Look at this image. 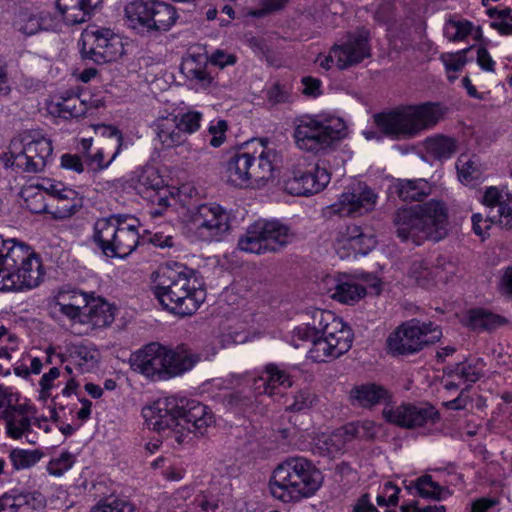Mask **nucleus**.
<instances>
[{"instance_id": "bf43d9fd", "label": "nucleus", "mask_w": 512, "mask_h": 512, "mask_svg": "<svg viewBox=\"0 0 512 512\" xmlns=\"http://www.w3.org/2000/svg\"><path fill=\"white\" fill-rule=\"evenodd\" d=\"M362 233V230L359 226L349 225L346 226L344 230H340L337 236V245L338 248H349L351 249L354 246V241H358L357 238Z\"/></svg>"}, {"instance_id": "09e8293b", "label": "nucleus", "mask_w": 512, "mask_h": 512, "mask_svg": "<svg viewBox=\"0 0 512 512\" xmlns=\"http://www.w3.org/2000/svg\"><path fill=\"white\" fill-rule=\"evenodd\" d=\"M171 192L165 186H160L158 190H149L146 199L153 206L150 210L152 217H158L163 214V211L170 205Z\"/></svg>"}, {"instance_id": "a18cd8bd", "label": "nucleus", "mask_w": 512, "mask_h": 512, "mask_svg": "<svg viewBox=\"0 0 512 512\" xmlns=\"http://www.w3.org/2000/svg\"><path fill=\"white\" fill-rule=\"evenodd\" d=\"M42 457L43 453L39 450L15 448L9 453V459L12 467L17 471L33 467L41 460Z\"/></svg>"}, {"instance_id": "4468645a", "label": "nucleus", "mask_w": 512, "mask_h": 512, "mask_svg": "<svg viewBox=\"0 0 512 512\" xmlns=\"http://www.w3.org/2000/svg\"><path fill=\"white\" fill-rule=\"evenodd\" d=\"M191 221L199 235L207 241H219L230 229L226 210L215 203H205L191 210Z\"/></svg>"}, {"instance_id": "5fc2aeb1", "label": "nucleus", "mask_w": 512, "mask_h": 512, "mask_svg": "<svg viewBox=\"0 0 512 512\" xmlns=\"http://www.w3.org/2000/svg\"><path fill=\"white\" fill-rule=\"evenodd\" d=\"M75 457L70 452H62L58 457H55L47 464V472L50 475L59 477L62 476L73 466Z\"/></svg>"}, {"instance_id": "1a4fd4ad", "label": "nucleus", "mask_w": 512, "mask_h": 512, "mask_svg": "<svg viewBox=\"0 0 512 512\" xmlns=\"http://www.w3.org/2000/svg\"><path fill=\"white\" fill-rule=\"evenodd\" d=\"M442 332L432 322L411 319L398 326L387 338L388 351L394 356H408L439 341Z\"/></svg>"}, {"instance_id": "b1692460", "label": "nucleus", "mask_w": 512, "mask_h": 512, "mask_svg": "<svg viewBox=\"0 0 512 512\" xmlns=\"http://www.w3.org/2000/svg\"><path fill=\"white\" fill-rule=\"evenodd\" d=\"M114 320V313L109 303L100 298L91 297L82 313L78 325L82 329L75 330L77 334H86L89 330L110 325Z\"/></svg>"}, {"instance_id": "7ed1b4c3", "label": "nucleus", "mask_w": 512, "mask_h": 512, "mask_svg": "<svg viewBox=\"0 0 512 512\" xmlns=\"http://www.w3.org/2000/svg\"><path fill=\"white\" fill-rule=\"evenodd\" d=\"M200 274L187 267L163 268L157 273L153 292L166 310L179 316L194 314L206 293Z\"/></svg>"}, {"instance_id": "4d7b16f0", "label": "nucleus", "mask_w": 512, "mask_h": 512, "mask_svg": "<svg viewBox=\"0 0 512 512\" xmlns=\"http://www.w3.org/2000/svg\"><path fill=\"white\" fill-rule=\"evenodd\" d=\"M315 401L316 396L310 390H300L292 397V402L287 405L286 410L301 412L310 409Z\"/></svg>"}, {"instance_id": "c03bdc74", "label": "nucleus", "mask_w": 512, "mask_h": 512, "mask_svg": "<svg viewBox=\"0 0 512 512\" xmlns=\"http://www.w3.org/2000/svg\"><path fill=\"white\" fill-rule=\"evenodd\" d=\"M456 168L458 178L464 184L480 179L483 173L481 164L475 156L460 155L456 162Z\"/></svg>"}, {"instance_id": "ea45409f", "label": "nucleus", "mask_w": 512, "mask_h": 512, "mask_svg": "<svg viewBox=\"0 0 512 512\" xmlns=\"http://www.w3.org/2000/svg\"><path fill=\"white\" fill-rule=\"evenodd\" d=\"M506 323V319L484 309H473L467 312L465 324L476 331H491Z\"/></svg>"}, {"instance_id": "e2e57ef3", "label": "nucleus", "mask_w": 512, "mask_h": 512, "mask_svg": "<svg viewBox=\"0 0 512 512\" xmlns=\"http://www.w3.org/2000/svg\"><path fill=\"white\" fill-rule=\"evenodd\" d=\"M481 202L488 208L498 207L506 205L503 200L502 192L495 186L487 187L482 195Z\"/></svg>"}, {"instance_id": "412c9836", "label": "nucleus", "mask_w": 512, "mask_h": 512, "mask_svg": "<svg viewBox=\"0 0 512 512\" xmlns=\"http://www.w3.org/2000/svg\"><path fill=\"white\" fill-rule=\"evenodd\" d=\"M29 187H32V190L36 188L42 193L44 191L57 200L72 202L71 205L57 206L55 213L59 218H67L72 216L82 206V201L81 198H79L78 193L74 189L65 186L61 182H57L52 179H42L41 181H38Z\"/></svg>"}, {"instance_id": "ddd939ff", "label": "nucleus", "mask_w": 512, "mask_h": 512, "mask_svg": "<svg viewBox=\"0 0 512 512\" xmlns=\"http://www.w3.org/2000/svg\"><path fill=\"white\" fill-rule=\"evenodd\" d=\"M331 174L326 160L302 168L299 164L291 170L284 182V190L294 196H309L321 192L330 182Z\"/></svg>"}, {"instance_id": "680f3d73", "label": "nucleus", "mask_w": 512, "mask_h": 512, "mask_svg": "<svg viewBox=\"0 0 512 512\" xmlns=\"http://www.w3.org/2000/svg\"><path fill=\"white\" fill-rule=\"evenodd\" d=\"M432 269V278L439 277L440 279L447 280L449 275L456 273L455 264L444 256H439Z\"/></svg>"}, {"instance_id": "e433bc0d", "label": "nucleus", "mask_w": 512, "mask_h": 512, "mask_svg": "<svg viewBox=\"0 0 512 512\" xmlns=\"http://www.w3.org/2000/svg\"><path fill=\"white\" fill-rule=\"evenodd\" d=\"M265 374V377L260 376L254 381L255 389L260 394L272 395L277 386L290 387L292 385L289 374L275 364H268L265 368Z\"/></svg>"}, {"instance_id": "a19ab883", "label": "nucleus", "mask_w": 512, "mask_h": 512, "mask_svg": "<svg viewBox=\"0 0 512 512\" xmlns=\"http://www.w3.org/2000/svg\"><path fill=\"white\" fill-rule=\"evenodd\" d=\"M430 190L424 179L400 180L396 185L397 194L403 201H421L430 194Z\"/></svg>"}, {"instance_id": "864d4df0", "label": "nucleus", "mask_w": 512, "mask_h": 512, "mask_svg": "<svg viewBox=\"0 0 512 512\" xmlns=\"http://www.w3.org/2000/svg\"><path fill=\"white\" fill-rule=\"evenodd\" d=\"M176 120L179 125L180 131L186 136V134H192L200 128L202 120V113L198 111H187L185 113H175Z\"/></svg>"}, {"instance_id": "5701e85b", "label": "nucleus", "mask_w": 512, "mask_h": 512, "mask_svg": "<svg viewBox=\"0 0 512 512\" xmlns=\"http://www.w3.org/2000/svg\"><path fill=\"white\" fill-rule=\"evenodd\" d=\"M90 296L77 289H63L55 297L54 308L71 322L72 328H77L83 311L87 307Z\"/></svg>"}, {"instance_id": "f03ea898", "label": "nucleus", "mask_w": 512, "mask_h": 512, "mask_svg": "<svg viewBox=\"0 0 512 512\" xmlns=\"http://www.w3.org/2000/svg\"><path fill=\"white\" fill-rule=\"evenodd\" d=\"M300 341L309 342L308 358L317 363L327 362L348 352L352 346V333L341 319L328 311L317 310L312 326L294 330L292 343L296 348Z\"/></svg>"}, {"instance_id": "6e6d98bb", "label": "nucleus", "mask_w": 512, "mask_h": 512, "mask_svg": "<svg viewBox=\"0 0 512 512\" xmlns=\"http://www.w3.org/2000/svg\"><path fill=\"white\" fill-rule=\"evenodd\" d=\"M25 201V207L35 214L44 213L47 211V204L45 203L44 194L40 191L34 192L32 187H27L22 191Z\"/></svg>"}, {"instance_id": "3c124183", "label": "nucleus", "mask_w": 512, "mask_h": 512, "mask_svg": "<svg viewBox=\"0 0 512 512\" xmlns=\"http://www.w3.org/2000/svg\"><path fill=\"white\" fill-rule=\"evenodd\" d=\"M415 488L419 496L433 500H440L444 492V488L434 482L430 475L419 477L415 482Z\"/></svg>"}, {"instance_id": "39448f33", "label": "nucleus", "mask_w": 512, "mask_h": 512, "mask_svg": "<svg viewBox=\"0 0 512 512\" xmlns=\"http://www.w3.org/2000/svg\"><path fill=\"white\" fill-rule=\"evenodd\" d=\"M393 223L402 241L416 245L424 240L440 241L448 234L447 209L440 201L431 200L409 209H399Z\"/></svg>"}, {"instance_id": "f257e3e1", "label": "nucleus", "mask_w": 512, "mask_h": 512, "mask_svg": "<svg viewBox=\"0 0 512 512\" xmlns=\"http://www.w3.org/2000/svg\"><path fill=\"white\" fill-rule=\"evenodd\" d=\"M143 416L152 430L177 444L190 440L192 432L203 434L214 423L209 407L195 399L176 396L157 399L143 409Z\"/></svg>"}, {"instance_id": "9d476101", "label": "nucleus", "mask_w": 512, "mask_h": 512, "mask_svg": "<svg viewBox=\"0 0 512 512\" xmlns=\"http://www.w3.org/2000/svg\"><path fill=\"white\" fill-rule=\"evenodd\" d=\"M176 9L160 0L130 2V29L141 34L168 31L177 20Z\"/></svg>"}, {"instance_id": "c9c22d12", "label": "nucleus", "mask_w": 512, "mask_h": 512, "mask_svg": "<svg viewBox=\"0 0 512 512\" xmlns=\"http://www.w3.org/2000/svg\"><path fill=\"white\" fill-rule=\"evenodd\" d=\"M276 159L277 153L273 149L264 148L258 156L253 155V160L248 170L250 183H259L272 178Z\"/></svg>"}, {"instance_id": "4be33fe9", "label": "nucleus", "mask_w": 512, "mask_h": 512, "mask_svg": "<svg viewBox=\"0 0 512 512\" xmlns=\"http://www.w3.org/2000/svg\"><path fill=\"white\" fill-rule=\"evenodd\" d=\"M29 187H32V190L36 188L42 193L44 191L57 200L72 202L71 205L57 206L55 213L59 218H67L72 216L82 206V201L81 198H79L78 193L74 189L65 186L61 182H57L52 179H42L41 181H38Z\"/></svg>"}, {"instance_id": "f8f14e48", "label": "nucleus", "mask_w": 512, "mask_h": 512, "mask_svg": "<svg viewBox=\"0 0 512 512\" xmlns=\"http://www.w3.org/2000/svg\"><path fill=\"white\" fill-rule=\"evenodd\" d=\"M81 44L82 58L97 64L115 61L124 54L122 37L107 28L87 27L81 34Z\"/></svg>"}, {"instance_id": "4c0bfd02", "label": "nucleus", "mask_w": 512, "mask_h": 512, "mask_svg": "<svg viewBox=\"0 0 512 512\" xmlns=\"http://www.w3.org/2000/svg\"><path fill=\"white\" fill-rule=\"evenodd\" d=\"M348 442H350V440L343 426L336 429L331 434H323L320 436L317 439L316 447L322 455L335 458L344 452Z\"/></svg>"}, {"instance_id": "72a5a7b5", "label": "nucleus", "mask_w": 512, "mask_h": 512, "mask_svg": "<svg viewBox=\"0 0 512 512\" xmlns=\"http://www.w3.org/2000/svg\"><path fill=\"white\" fill-rule=\"evenodd\" d=\"M350 398L353 403L364 408H370L388 400L390 394L383 386L375 383H367L352 388Z\"/></svg>"}, {"instance_id": "a878e982", "label": "nucleus", "mask_w": 512, "mask_h": 512, "mask_svg": "<svg viewBox=\"0 0 512 512\" xmlns=\"http://www.w3.org/2000/svg\"><path fill=\"white\" fill-rule=\"evenodd\" d=\"M41 493L4 494L0 498V512H41L45 507Z\"/></svg>"}, {"instance_id": "58836bf2", "label": "nucleus", "mask_w": 512, "mask_h": 512, "mask_svg": "<svg viewBox=\"0 0 512 512\" xmlns=\"http://www.w3.org/2000/svg\"><path fill=\"white\" fill-rule=\"evenodd\" d=\"M14 25L19 32L31 36L39 31L49 30L52 27V19L48 13L20 12Z\"/></svg>"}, {"instance_id": "49530a36", "label": "nucleus", "mask_w": 512, "mask_h": 512, "mask_svg": "<svg viewBox=\"0 0 512 512\" xmlns=\"http://www.w3.org/2000/svg\"><path fill=\"white\" fill-rule=\"evenodd\" d=\"M163 185L162 178L152 167L144 169L138 176L137 182L133 189L143 198L147 197L149 190H158Z\"/></svg>"}, {"instance_id": "a211bd4d", "label": "nucleus", "mask_w": 512, "mask_h": 512, "mask_svg": "<svg viewBox=\"0 0 512 512\" xmlns=\"http://www.w3.org/2000/svg\"><path fill=\"white\" fill-rule=\"evenodd\" d=\"M119 225L120 220L115 217L101 218L94 224L93 240L107 257L126 256V253H121L123 244L120 240V234H125V230Z\"/></svg>"}, {"instance_id": "20e7f679", "label": "nucleus", "mask_w": 512, "mask_h": 512, "mask_svg": "<svg viewBox=\"0 0 512 512\" xmlns=\"http://www.w3.org/2000/svg\"><path fill=\"white\" fill-rule=\"evenodd\" d=\"M322 474L304 457H289L273 470L269 490L283 503H296L316 493L322 484Z\"/></svg>"}, {"instance_id": "69168bd1", "label": "nucleus", "mask_w": 512, "mask_h": 512, "mask_svg": "<svg viewBox=\"0 0 512 512\" xmlns=\"http://www.w3.org/2000/svg\"><path fill=\"white\" fill-rule=\"evenodd\" d=\"M212 135L210 139V145L213 147L221 146L226 139L227 122L225 120H218L216 124L210 125L208 129Z\"/></svg>"}, {"instance_id": "37998d69", "label": "nucleus", "mask_w": 512, "mask_h": 512, "mask_svg": "<svg viewBox=\"0 0 512 512\" xmlns=\"http://www.w3.org/2000/svg\"><path fill=\"white\" fill-rule=\"evenodd\" d=\"M53 112L62 118L80 117L87 113L86 103L77 95L60 97L52 106Z\"/></svg>"}, {"instance_id": "6ab92c4d", "label": "nucleus", "mask_w": 512, "mask_h": 512, "mask_svg": "<svg viewBox=\"0 0 512 512\" xmlns=\"http://www.w3.org/2000/svg\"><path fill=\"white\" fill-rule=\"evenodd\" d=\"M384 419L402 428H414L424 425L435 415L432 407H419L411 404L400 406L387 405L382 411Z\"/></svg>"}, {"instance_id": "bb28decb", "label": "nucleus", "mask_w": 512, "mask_h": 512, "mask_svg": "<svg viewBox=\"0 0 512 512\" xmlns=\"http://www.w3.org/2000/svg\"><path fill=\"white\" fill-rule=\"evenodd\" d=\"M153 128L157 135V139L165 148H173L183 145L187 140L186 136H184L179 129L174 112L167 113L166 115H160L154 121Z\"/></svg>"}, {"instance_id": "c85d7f7f", "label": "nucleus", "mask_w": 512, "mask_h": 512, "mask_svg": "<svg viewBox=\"0 0 512 512\" xmlns=\"http://www.w3.org/2000/svg\"><path fill=\"white\" fill-rule=\"evenodd\" d=\"M5 246L3 276L0 279L2 282L7 280L8 277L11 278L12 274L35 254L29 246L19 243L15 239H6Z\"/></svg>"}, {"instance_id": "2f4dec72", "label": "nucleus", "mask_w": 512, "mask_h": 512, "mask_svg": "<svg viewBox=\"0 0 512 512\" xmlns=\"http://www.w3.org/2000/svg\"><path fill=\"white\" fill-rule=\"evenodd\" d=\"M6 432L8 436L19 439L31 431L32 425H40L37 419H32L22 407H10L4 411Z\"/></svg>"}, {"instance_id": "393cba45", "label": "nucleus", "mask_w": 512, "mask_h": 512, "mask_svg": "<svg viewBox=\"0 0 512 512\" xmlns=\"http://www.w3.org/2000/svg\"><path fill=\"white\" fill-rule=\"evenodd\" d=\"M102 0H56V7L67 25H76L90 19Z\"/></svg>"}, {"instance_id": "cd10ccee", "label": "nucleus", "mask_w": 512, "mask_h": 512, "mask_svg": "<svg viewBox=\"0 0 512 512\" xmlns=\"http://www.w3.org/2000/svg\"><path fill=\"white\" fill-rule=\"evenodd\" d=\"M325 283L330 297L344 304H353L366 295V288L353 281L328 276Z\"/></svg>"}, {"instance_id": "0eeeda50", "label": "nucleus", "mask_w": 512, "mask_h": 512, "mask_svg": "<svg viewBox=\"0 0 512 512\" xmlns=\"http://www.w3.org/2000/svg\"><path fill=\"white\" fill-rule=\"evenodd\" d=\"M346 136V125L337 117L303 115L295 119L293 138L302 151L323 154Z\"/></svg>"}, {"instance_id": "9b49d317", "label": "nucleus", "mask_w": 512, "mask_h": 512, "mask_svg": "<svg viewBox=\"0 0 512 512\" xmlns=\"http://www.w3.org/2000/svg\"><path fill=\"white\" fill-rule=\"evenodd\" d=\"M52 143L36 132L25 133L20 141H13L10 146L9 162L26 173H39L44 170L52 157Z\"/></svg>"}, {"instance_id": "423d86ee", "label": "nucleus", "mask_w": 512, "mask_h": 512, "mask_svg": "<svg viewBox=\"0 0 512 512\" xmlns=\"http://www.w3.org/2000/svg\"><path fill=\"white\" fill-rule=\"evenodd\" d=\"M439 103L399 107L374 115V122L383 135L394 140L410 139L434 127L444 115Z\"/></svg>"}, {"instance_id": "0e129e2a", "label": "nucleus", "mask_w": 512, "mask_h": 512, "mask_svg": "<svg viewBox=\"0 0 512 512\" xmlns=\"http://www.w3.org/2000/svg\"><path fill=\"white\" fill-rule=\"evenodd\" d=\"M488 218L491 223H497L507 230L512 229V207L508 204L501 205L500 209L497 211V214H489Z\"/></svg>"}, {"instance_id": "dca6fc26", "label": "nucleus", "mask_w": 512, "mask_h": 512, "mask_svg": "<svg viewBox=\"0 0 512 512\" xmlns=\"http://www.w3.org/2000/svg\"><path fill=\"white\" fill-rule=\"evenodd\" d=\"M166 348L150 343L130 357V368L151 380H166Z\"/></svg>"}, {"instance_id": "aec40b11", "label": "nucleus", "mask_w": 512, "mask_h": 512, "mask_svg": "<svg viewBox=\"0 0 512 512\" xmlns=\"http://www.w3.org/2000/svg\"><path fill=\"white\" fill-rule=\"evenodd\" d=\"M44 276L40 258L34 254L30 260L20 266L11 278L0 281V291H21L37 287Z\"/></svg>"}, {"instance_id": "7c9ffc66", "label": "nucleus", "mask_w": 512, "mask_h": 512, "mask_svg": "<svg viewBox=\"0 0 512 512\" xmlns=\"http://www.w3.org/2000/svg\"><path fill=\"white\" fill-rule=\"evenodd\" d=\"M166 356L167 361H165V369L167 379L189 371L201 360L199 354L193 353L191 350L184 347H179L177 350L166 349Z\"/></svg>"}, {"instance_id": "f3484780", "label": "nucleus", "mask_w": 512, "mask_h": 512, "mask_svg": "<svg viewBox=\"0 0 512 512\" xmlns=\"http://www.w3.org/2000/svg\"><path fill=\"white\" fill-rule=\"evenodd\" d=\"M369 38V31L361 28L354 33H348L342 44H335L332 47V53L336 58L337 67L346 69L369 58L371 56Z\"/></svg>"}, {"instance_id": "6e6552de", "label": "nucleus", "mask_w": 512, "mask_h": 512, "mask_svg": "<svg viewBox=\"0 0 512 512\" xmlns=\"http://www.w3.org/2000/svg\"><path fill=\"white\" fill-rule=\"evenodd\" d=\"M294 237L287 225L277 220H260L247 228L238 241V248L255 254L275 253L292 242Z\"/></svg>"}, {"instance_id": "8fccbe9b", "label": "nucleus", "mask_w": 512, "mask_h": 512, "mask_svg": "<svg viewBox=\"0 0 512 512\" xmlns=\"http://www.w3.org/2000/svg\"><path fill=\"white\" fill-rule=\"evenodd\" d=\"M344 427L350 442L354 439L371 441L375 438L377 433L375 423L369 420L348 423Z\"/></svg>"}, {"instance_id": "052dcab7", "label": "nucleus", "mask_w": 512, "mask_h": 512, "mask_svg": "<svg viewBox=\"0 0 512 512\" xmlns=\"http://www.w3.org/2000/svg\"><path fill=\"white\" fill-rule=\"evenodd\" d=\"M468 49H464L457 53H447L441 56V60L446 68L448 73L450 72H458L463 69L466 64L465 54Z\"/></svg>"}, {"instance_id": "2eb2a0df", "label": "nucleus", "mask_w": 512, "mask_h": 512, "mask_svg": "<svg viewBox=\"0 0 512 512\" xmlns=\"http://www.w3.org/2000/svg\"><path fill=\"white\" fill-rule=\"evenodd\" d=\"M377 194L363 182L352 184L329 209L340 216H361L372 211Z\"/></svg>"}, {"instance_id": "473e14b6", "label": "nucleus", "mask_w": 512, "mask_h": 512, "mask_svg": "<svg viewBox=\"0 0 512 512\" xmlns=\"http://www.w3.org/2000/svg\"><path fill=\"white\" fill-rule=\"evenodd\" d=\"M253 160V154L236 153L226 164L227 181L236 187H246L250 184L249 165Z\"/></svg>"}, {"instance_id": "79ce46f5", "label": "nucleus", "mask_w": 512, "mask_h": 512, "mask_svg": "<svg viewBox=\"0 0 512 512\" xmlns=\"http://www.w3.org/2000/svg\"><path fill=\"white\" fill-rule=\"evenodd\" d=\"M444 373L447 377H456L459 381H462L463 384L467 383L465 389H468L472 383L478 381L483 375L479 361L476 363H457L454 366L445 368Z\"/></svg>"}, {"instance_id": "de8ad7c7", "label": "nucleus", "mask_w": 512, "mask_h": 512, "mask_svg": "<svg viewBox=\"0 0 512 512\" xmlns=\"http://www.w3.org/2000/svg\"><path fill=\"white\" fill-rule=\"evenodd\" d=\"M456 147V141L446 136L431 138L426 144L428 152L439 159L451 157L455 153Z\"/></svg>"}, {"instance_id": "603ef678", "label": "nucleus", "mask_w": 512, "mask_h": 512, "mask_svg": "<svg viewBox=\"0 0 512 512\" xmlns=\"http://www.w3.org/2000/svg\"><path fill=\"white\" fill-rule=\"evenodd\" d=\"M472 24L467 20H449L444 27V35L450 41L464 40L472 32Z\"/></svg>"}, {"instance_id": "13d9d810", "label": "nucleus", "mask_w": 512, "mask_h": 512, "mask_svg": "<svg viewBox=\"0 0 512 512\" xmlns=\"http://www.w3.org/2000/svg\"><path fill=\"white\" fill-rule=\"evenodd\" d=\"M432 269L423 260L414 261L410 268V275L422 287H428L432 278Z\"/></svg>"}, {"instance_id": "338daca9", "label": "nucleus", "mask_w": 512, "mask_h": 512, "mask_svg": "<svg viewBox=\"0 0 512 512\" xmlns=\"http://www.w3.org/2000/svg\"><path fill=\"white\" fill-rule=\"evenodd\" d=\"M358 241H354V246L351 250L355 254H367L376 244V241L373 236L366 235L363 232L357 238Z\"/></svg>"}, {"instance_id": "774afa93", "label": "nucleus", "mask_w": 512, "mask_h": 512, "mask_svg": "<svg viewBox=\"0 0 512 512\" xmlns=\"http://www.w3.org/2000/svg\"><path fill=\"white\" fill-rule=\"evenodd\" d=\"M236 62V57L233 54H228L223 50H216L208 59L209 65L224 68L227 65H233Z\"/></svg>"}, {"instance_id": "f704fd0d", "label": "nucleus", "mask_w": 512, "mask_h": 512, "mask_svg": "<svg viewBox=\"0 0 512 512\" xmlns=\"http://www.w3.org/2000/svg\"><path fill=\"white\" fill-rule=\"evenodd\" d=\"M70 364L74 365L81 373H86L97 368L100 353L90 345H71L67 349Z\"/></svg>"}, {"instance_id": "c756f323", "label": "nucleus", "mask_w": 512, "mask_h": 512, "mask_svg": "<svg viewBox=\"0 0 512 512\" xmlns=\"http://www.w3.org/2000/svg\"><path fill=\"white\" fill-rule=\"evenodd\" d=\"M181 72L188 81L206 89L213 83L207 57L190 55L181 65Z\"/></svg>"}]
</instances>
